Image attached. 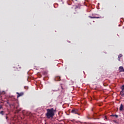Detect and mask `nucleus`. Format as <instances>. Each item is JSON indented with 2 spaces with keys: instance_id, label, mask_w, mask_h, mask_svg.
Segmentation results:
<instances>
[{
  "instance_id": "f257e3e1",
  "label": "nucleus",
  "mask_w": 124,
  "mask_h": 124,
  "mask_svg": "<svg viewBox=\"0 0 124 124\" xmlns=\"http://www.w3.org/2000/svg\"><path fill=\"white\" fill-rule=\"evenodd\" d=\"M56 109H54V108H51L50 109H46V116L47 119H50V118H53L54 116H55V113H56Z\"/></svg>"
},
{
  "instance_id": "f03ea898",
  "label": "nucleus",
  "mask_w": 124,
  "mask_h": 124,
  "mask_svg": "<svg viewBox=\"0 0 124 124\" xmlns=\"http://www.w3.org/2000/svg\"><path fill=\"white\" fill-rule=\"evenodd\" d=\"M16 94H17V98L18 97H20V96H22L24 95V93H19L17 92Z\"/></svg>"
},
{
  "instance_id": "7ed1b4c3",
  "label": "nucleus",
  "mask_w": 124,
  "mask_h": 124,
  "mask_svg": "<svg viewBox=\"0 0 124 124\" xmlns=\"http://www.w3.org/2000/svg\"><path fill=\"white\" fill-rule=\"evenodd\" d=\"M72 113H73V114H78V115H79V113H78V110L77 109H74L72 110Z\"/></svg>"
},
{
  "instance_id": "20e7f679",
  "label": "nucleus",
  "mask_w": 124,
  "mask_h": 124,
  "mask_svg": "<svg viewBox=\"0 0 124 124\" xmlns=\"http://www.w3.org/2000/svg\"><path fill=\"white\" fill-rule=\"evenodd\" d=\"M119 70L120 72H124V67H123V66L119 67Z\"/></svg>"
},
{
  "instance_id": "39448f33",
  "label": "nucleus",
  "mask_w": 124,
  "mask_h": 124,
  "mask_svg": "<svg viewBox=\"0 0 124 124\" xmlns=\"http://www.w3.org/2000/svg\"><path fill=\"white\" fill-rule=\"evenodd\" d=\"M120 111H123L124 110V105L121 104L119 108Z\"/></svg>"
},
{
  "instance_id": "423d86ee",
  "label": "nucleus",
  "mask_w": 124,
  "mask_h": 124,
  "mask_svg": "<svg viewBox=\"0 0 124 124\" xmlns=\"http://www.w3.org/2000/svg\"><path fill=\"white\" fill-rule=\"evenodd\" d=\"M55 80L56 81H60L61 80V77H57L56 78H55Z\"/></svg>"
},
{
  "instance_id": "0eeeda50",
  "label": "nucleus",
  "mask_w": 124,
  "mask_h": 124,
  "mask_svg": "<svg viewBox=\"0 0 124 124\" xmlns=\"http://www.w3.org/2000/svg\"><path fill=\"white\" fill-rule=\"evenodd\" d=\"M122 57H123V54H120L119 56H118V61L120 62V59L121 58H122Z\"/></svg>"
},
{
  "instance_id": "6e6552de",
  "label": "nucleus",
  "mask_w": 124,
  "mask_h": 124,
  "mask_svg": "<svg viewBox=\"0 0 124 124\" xmlns=\"http://www.w3.org/2000/svg\"><path fill=\"white\" fill-rule=\"evenodd\" d=\"M120 93L121 94V95L122 96H124V91L122 90L121 92H120Z\"/></svg>"
},
{
  "instance_id": "1a4fd4ad",
  "label": "nucleus",
  "mask_w": 124,
  "mask_h": 124,
  "mask_svg": "<svg viewBox=\"0 0 124 124\" xmlns=\"http://www.w3.org/2000/svg\"><path fill=\"white\" fill-rule=\"evenodd\" d=\"M89 17H90V18H93V19H95V18L98 19V18H100V17H92V16H89Z\"/></svg>"
},
{
  "instance_id": "9d476101",
  "label": "nucleus",
  "mask_w": 124,
  "mask_h": 124,
  "mask_svg": "<svg viewBox=\"0 0 124 124\" xmlns=\"http://www.w3.org/2000/svg\"><path fill=\"white\" fill-rule=\"evenodd\" d=\"M122 91H124V85H123L121 87Z\"/></svg>"
},
{
  "instance_id": "9b49d317",
  "label": "nucleus",
  "mask_w": 124,
  "mask_h": 124,
  "mask_svg": "<svg viewBox=\"0 0 124 124\" xmlns=\"http://www.w3.org/2000/svg\"><path fill=\"white\" fill-rule=\"evenodd\" d=\"M0 114H1V115H3V111H1L0 112Z\"/></svg>"
},
{
  "instance_id": "f8f14e48",
  "label": "nucleus",
  "mask_w": 124,
  "mask_h": 124,
  "mask_svg": "<svg viewBox=\"0 0 124 124\" xmlns=\"http://www.w3.org/2000/svg\"><path fill=\"white\" fill-rule=\"evenodd\" d=\"M2 108V106L1 105H0V109H1Z\"/></svg>"
},
{
  "instance_id": "ddd939ff",
  "label": "nucleus",
  "mask_w": 124,
  "mask_h": 124,
  "mask_svg": "<svg viewBox=\"0 0 124 124\" xmlns=\"http://www.w3.org/2000/svg\"><path fill=\"white\" fill-rule=\"evenodd\" d=\"M113 116H114V117H116V118H118V115H114Z\"/></svg>"
}]
</instances>
